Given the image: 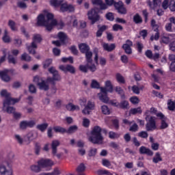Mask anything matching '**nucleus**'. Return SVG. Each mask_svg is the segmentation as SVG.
<instances>
[{
  "label": "nucleus",
  "instance_id": "nucleus-1",
  "mask_svg": "<svg viewBox=\"0 0 175 175\" xmlns=\"http://www.w3.org/2000/svg\"><path fill=\"white\" fill-rule=\"evenodd\" d=\"M37 24L45 27L47 31H51V29L57 25V21L54 19L53 14L47 10H44L43 12L38 16Z\"/></svg>",
  "mask_w": 175,
  "mask_h": 175
},
{
  "label": "nucleus",
  "instance_id": "nucleus-2",
  "mask_svg": "<svg viewBox=\"0 0 175 175\" xmlns=\"http://www.w3.org/2000/svg\"><path fill=\"white\" fill-rule=\"evenodd\" d=\"M100 92L98 94V97L103 102V103H109V96H107V92H113V84L111 81H106L105 82V87L100 88Z\"/></svg>",
  "mask_w": 175,
  "mask_h": 175
},
{
  "label": "nucleus",
  "instance_id": "nucleus-3",
  "mask_svg": "<svg viewBox=\"0 0 175 175\" xmlns=\"http://www.w3.org/2000/svg\"><path fill=\"white\" fill-rule=\"evenodd\" d=\"M102 129L99 126H96L92 131V135L89 137V141L93 144H102L103 143V136L101 134Z\"/></svg>",
  "mask_w": 175,
  "mask_h": 175
},
{
  "label": "nucleus",
  "instance_id": "nucleus-4",
  "mask_svg": "<svg viewBox=\"0 0 175 175\" xmlns=\"http://www.w3.org/2000/svg\"><path fill=\"white\" fill-rule=\"evenodd\" d=\"M33 82L36 83L37 85H38L39 89L42 91H49V90H50V85H49L50 81H48L47 79L46 81L41 77L36 76L33 78Z\"/></svg>",
  "mask_w": 175,
  "mask_h": 175
},
{
  "label": "nucleus",
  "instance_id": "nucleus-5",
  "mask_svg": "<svg viewBox=\"0 0 175 175\" xmlns=\"http://www.w3.org/2000/svg\"><path fill=\"white\" fill-rule=\"evenodd\" d=\"M98 12L99 10L94 8L88 12V20H90L92 25H94L96 21H99L100 20V16L98 14Z\"/></svg>",
  "mask_w": 175,
  "mask_h": 175
},
{
  "label": "nucleus",
  "instance_id": "nucleus-6",
  "mask_svg": "<svg viewBox=\"0 0 175 175\" xmlns=\"http://www.w3.org/2000/svg\"><path fill=\"white\" fill-rule=\"evenodd\" d=\"M38 165L41 167V170L45 169L46 170H50L49 167L53 166L54 161L50 159H41L38 161Z\"/></svg>",
  "mask_w": 175,
  "mask_h": 175
},
{
  "label": "nucleus",
  "instance_id": "nucleus-7",
  "mask_svg": "<svg viewBox=\"0 0 175 175\" xmlns=\"http://www.w3.org/2000/svg\"><path fill=\"white\" fill-rule=\"evenodd\" d=\"M1 96H4L5 100H3V102H11V103H18V102H20V100L21 99V98H13L10 96V93L8 92V90H3L1 91Z\"/></svg>",
  "mask_w": 175,
  "mask_h": 175
},
{
  "label": "nucleus",
  "instance_id": "nucleus-8",
  "mask_svg": "<svg viewBox=\"0 0 175 175\" xmlns=\"http://www.w3.org/2000/svg\"><path fill=\"white\" fill-rule=\"evenodd\" d=\"M173 40H175L174 33L162 34L160 37V43L163 44H169Z\"/></svg>",
  "mask_w": 175,
  "mask_h": 175
},
{
  "label": "nucleus",
  "instance_id": "nucleus-9",
  "mask_svg": "<svg viewBox=\"0 0 175 175\" xmlns=\"http://www.w3.org/2000/svg\"><path fill=\"white\" fill-rule=\"evenodd\" d=\"M145 120H146L147 123L146 124V131H155L157 129V124L155 123V118L154 117H150L148 118L146 117Z\"/></svg>",
  "mask_w": 175,
  "mask_h": 175
},
{
  "label": "nucleus",
  "instance_id": "nucleus-10",
  "mask_svg": "<svg viewBox=\"0 0 175 175\" xmlns=\"http://www.w3.org/2000/svg\"><path fill=\"white\" fill-rule=\"evenodd\" d=\"M95 109V103L92 100H89L82 110V113L85 116H88L91 113V110Z\"/></svg>",
  "mask_w": 175,
  "mask_h": 175
},
{
  "label": "nucleus",
  "instance_id": "nucleus-11",
  "mask_svg": "<svg viewBox=\"0 0 175 175\" xmlns=\"http://www.w3.org/2000/svg\"><path fill=\"white\" fill-rule=\"evenodd\" d=\"M6 166H9V161H3L0 163V175H13Z\"/></svg>",
  "mask_w": 175,
  "mask_h": 175
},
{
  "label": "nucleus",
  "instance_id": "nucleus-12",
  "mask_svg": "<svg viewBox=\"0 0 175 175\" xmlns=\"http://www.w3.org/2000/svg\"><path fill=\"white\" fill-rule=\"evenodd\" d=\"M16 103H13L11 101L8 103L6 101H3V110L6 111L8 114H14L16 111V109L13 107H10V105H15Z\"/></svg>",
  "mask_w": 175,
  "mask_h": 175
},
{
  "label": "nucleus",
  "instance_id": "nucleus-13",
  "mask_svg": "<svg viewBox=\"0 0 175 175\" xmlns=\"http://www.w3.org/2000/svg\"><path fill=\"white\" fill-rule=\"evenodd\" d=\"M163 8L166 10L170 8L171 12H175V1L174 0H164L162 4Z\"/></svg>",
  "mask_w": 175,
  "mask_h": 175
},
{
  "label": "nucleus",
  "instance_id": "nucleus-14",
  "mask_svg": "<svg viewBox=\"0 0 175 175\" xmlns=\"http://www.w3.org/2000/svg\"><path fill=\"white\" fill-rule=\"evenodd\" d=\"M114 6L118 13L120 14H126V8L124 6V3H122V1H120L114 3Z\"/></svg>",
  "mask_w": 175,
  "mask_h": 175
},
{
  "label": "nucleus",
  "instance_id": "nucleus-15",
  "mask_svg": "<svg viewBox=\"0 0 175 175\" xmlns=\"http://www.w3.org/2000/svg\"><path fill=\"white\" fill-rule=\"evenodd\" d=\"M60 12H68V13H70L75 12V7L70 4L64 3L60 7Z\"/></svg>",
  "mask_w": 175,
  "mask_h": 175
},
{
  "label": "nucleus",
  "instance_id": "nucleus-16",
  "mask_svg": "<svg viewBox=\"0 0 175 175\" xmlns=\"http://www.w3.org/2000/svg\"><path fill=\"white\" fill-rule=\"evenodd\" d=\"M133 45V43L132 41L127 40L126 41V43L123 44L122 49L124 50L126 54H132V46Z\"/></svg>",
  "mask_w": 175,
  "mask_h": 175
},
{
  "label": "nucleus",
  "instance_id": "nucleus-17",
  "mask_svg": "<svg viewBox=\"0 0 175 175\" xmlns=\"http://www.w3.org/2000/svg\"><path fill=\"white\" fill-rule=\"evenodd\" d=\"M59 68L60 69V70H62V72H64V73H67V72H69L70 73H75V72H76L75 67L70 65H60L59 66Z\"/></svg>",
  "mask_w": 175,
  "mask_h": 175
},
{
  "label": "nucleus",
  "instance_id": "nucleus-18",
  "mask_svg": "<svg viewBox=\"0 0 175 175\" xmlns=\"http://www.w3.org/2000/svg\"><path fill=\"white\" fill-rule=\"evenodd\" d=\"M26 49L29 51V54L35 55V54H36V49H38V44L31 42L30 45H26Z\"/></svg>",
  "mask_w": 175,
  "mask_h": 175
},
{
  "label": "nucleus",
  "instance_id": "nucleus-19",
  "mask_svg": "<svg viewBox=\"0 0 175 175\" xmlns=\"http://www.w3.org/2000/svg\"><path fill=\"white\" fill-rule=\"evenodd\" d=\"M8 70L0 71V79L5 83H9V81L12 80V78H10V76L8 75Z\"/></svg>",
  "mask_w": 175,
  "mask_h": 175
},
{
  "label": "nucleus",
  "instance_id": "nucleus-20",
  "mask_svg": "<svg viewBox=\"0 0 175 175\" xmlns=\"http://www.w3.org/2000/svg\"><path fill=\"white\" fill-rule=\"evenodd\" d=\"M157 117H159V118H161V129H166L167 126H169V124L166 122V118H165V116H163V113H157Z\"/></svg>",
  "mask_w": 175,
  "mask_h": 175
},
{
  "label": "nucleus",
  "instance_id": "nucleus-21",
  "mask_svg": "<svg viewBox=\"0 0 175 175\" xmlns=\"http://www.w3.org/2000/svg\"><path fill=\"white\" fill-rule=\"evenodd\" d=\"M33 125H35V121L33 120L23 121L20 124V128L21 129H26V128H28V126L32 128Z\"/></svg>",
  "mask_w": 175,
  "mask_h": 175
},
{
  "label": "nucleus",
  "instance_id": "nucleus-22",
  "mask_svg": "<svg viewBox=\"0 0 175 175\" xmlns=\"http://www.w3.org/2000/svg\"><path fill=\"white\" fill-rule=\"evenodd\" d=\"M61 142L57 139L52 141L51 144V147L52 149V154L53 155H55L57 152V147H59Z\"/></svg>",
  "mask_w": 175,
  "mask_h": 175
},
{
  "label": "nucleus",
  "instance_id": "nucleus-23",
  "mask_svg": "<svg viewBox=\"0 0 175 175\" xmlns=\"http://www.w3.org/2000/svg\"><path fill=\"white\" fill-rule=\"evenodd\" d=\"M91 1L93 5H97V6H100V9H101V10H105L107 9V5L103 3V1L102 0H91Z\"/></svg>",
  "mask_w": 175,
  "mask_h": 175
},
{
  "label": "nucleus",
  "instance_id": "nucleus-24",
  "mask_svg": "<svg viewBox=\"0 0 175 175\" xmlns=\"http://www.w3.org/2000/svg\"><path fill=\"white\" fill-rule=\"evenodd\" d=\"M139 152H140V154H146V155H148L149 157H152V155H154V152H152L151 150L146 148L145 146H141L139 148Z\"/></svg>",
  "mask_w": 175,
  "mask_h": 175
},
{
  "label": "nucleus",
  "instance_id": "nucleus-25",
  "mask_svg": "<svg viewBox=\"0 0 175 175\" xmlns=\"http://www.w3.org/2000/svg\"><path fill=\"white\" fill-rule=\"evenodd\" d=\"M61 80V76L59 74L56 72L55 74L53 75V77H48L47 81H49V83H52V84H54V81H59Z\"/></svg>",
  "mask_w": 175,
  "mask_h": 175
},
{
  "label": "nucleus",
  "instance_id": "nucleus-26",
  "mask_svg": "<svg viewBox=\"0 0 175 175\" xmlns=\"http://www.w3.org/2000/svg\"><path fill=\"white\" fill-rule=\"evenodd\" d=\"M115 91L120 96L121 99H126V96H125V92H124L122 88L117 86L115 88Z\"/></svg>",
  "mask_w": 175,
  "mask_h": 175
},
{
  "label": "nucleus",
  "instance_id": "nucleus-27",
  "mask_svg": "<svg viewBox=\"0 0 175 175\" xmlns=\"http://www.w3.org/2000/svg\"><path fill=\"white\" fill-rule=\"evenodd\" d=\"M66 107L68 111H79L80 110V106L75 105L72 103L68 104Z\"/></svg>",
  "mask_w": 175,
  "mask_h": 175
},
{
  "label": "nucleus",
  "instance_id": "nucleus-28",
  "mask_svg": "<svg viewBox=\"0 0 175 175\" xmlns=\"http://www.w3.org/2000/svg\"><path fill=\"white\" fill-rule=\"evenodd\" d=\"M103 47L104 50H105L106 51H113V50L116 49V44H109L107 43H103Z\"/></svg>",
  "mask_w": 175,
  "mask_h": 175
},
{
  "label": "nucleus",
  "instance_id": "nucleus-29",
  "mask_svg": "<svg viewBox=\"0 0 175 175\" xmlns=\"http://www.w3.org/2000/svg\"><path fill=\"white\" fill-rule=\"evenodd\" d=\"M122 100L119 103V109H123L124 110L129 109V102L125 99H122Z\"/></svg>",
  "mask_w": 175,
  "mask_h": 175
},
{
  "label": "nucleus",
  "instance_id": "nucleus-30",
  "mask_svg": "<svg viewBox=\"0 0 175 175\" xmlns=\"http://www.w3.org/2000/svg\"><path fill=\"white\" fill-rule=\"evenodd\" d=\"M8 63L12 64V65H16V64H17V57L10 54V52H8Z\"/></svg>",
  "mask_w": 175,
  "mask_h": 175
},
{
  "label": "nucleus",
  "instance_id": "nucleus-31",
  "mask_svg": "<svg viewBox=\"0 0 175 175\" xmlns=\"http://www.w3.org/2000/svg\"><path fill=\"white\" fill-rule=\"evenodd\" d=\"M153 3L151 1L148 2V5L150 9H155L159 5H161V0H152Z\"/></svg>",
  "mask_w": 175,
  "mask_h": 175
},
{
  "label": "nucleus",
  "instance_id": "nucleus-32",
  "mask_svg": "<svg viewBox=\"0 0 175 175\" xmlns=\"http://www.w3.org/2000/svg\"><path fill=\"white\" fill-rule=\"evenodd\" d=\"M57 38L59 39L62 43H64L65 40H68V36L64 32H59L57 34Z\"/></svg>",
  "mask_w": 175,
  "mask_h": 175
},
{
  "label": "nucleus",
  "instance_id": "nucleus-33",
  "mask_svg": "<svg viewBox=\"0 0 175 175\" xmlns=\"http://www.w3.org/2000/svg\"><path fill=\"white\" fill-rule=\"evenodd\" d=\"M79 47L81 53H85L90 51V46H88V45H87L86 44H80L79 45Z\"/></svg>",
  "mask_w": 175,
  "mask_h": 175
},
{
  "label": "nucleus",
  "instance_id": "nucleus-34",
  "mask_svg": "<svg viewBox=\"0 0 175 175\" xmlns=\"http://www.w3.org/2000/svg\"><path fill=\"white\" fill-rule=\"evenodd\" d=\"M8 27H10L11 31H18L17 25H16V22H14L13 20H9L8 21Z\"/></svg>",
  "mask_w": 175,
  "mask_h": 175
},
{
  "label": "nucleus",
  "instance_id": "nucleus-35",
  "mask_svg": "<svg viewBox=\"0 0 175 175\" xmlns=\"http://www.w3.org/2000/svg\"><path fill=\"white\" fill-rule=\"evenodd\" d=\"M30 170L31 172H33L34 173H40V172L42 171V168L40 167V165H31L30 166Z\"/></svg>",
  "mask_w": 175,
  "mask_h": 175
},
{
  "label": "nucleus",
  "instance_id": "nucleus-36",
  "mask_svg": "<svg viewBox=\"0 0 175 175\" xmlns=\"http://www.w3.org/2000/svg\"><path fill=\"white\" fill-rule=\"evenodd\" d=\"M142 108H133L129 111V116L135 115V114H142Z\"/></svg>",
  "mask_w": 175,
  "mask_h": 175
},
{
  "label": "nucleus",
  "instance_id": "nucleus-37",
  "mask_svg": "<svg viewBox=\"0 0 175 175\" xmlns=\"http://www.w3.org/2000/svg\"><path fill=\"white\" fill-rule=\"evenodd\" d=\"M102 165L108 169H113V165H111V162L108 159H104L102 160Z\"/></svg>",
  "mask_w": 175,
  "mask_h": 175
},
{
  "label": "nucleus",
  "instance_id": "nucleus-38",
  "mask_svg": "<svg viewBox=\"0 0 175 175\" xmlns=\"http://www.w3.org/2000/svg\"><path fill=\"white\" fill-rule=\"evenodd\" d=\"M151 114H156V116L158 114L157 113V109L154 107L150 108V110H148L145 113L146 117L151 118Z\"/></svg>",
  "mask_w": 175,
  "mask_h": 175
},
{
  "label": "nucleus",
  "instance_id": "nucleus-39",
  "mask_svg": "<svg viewBox=\"0 0 175 175\" xmlns=\"http://www.w3.org/2000/svg\"><path fill=\"white\" fill-rule=\"evenodd\" d=\"M40 42H42V36L40 34H34L31 43H36V44H38V43H40Z\"/></svg>",
  "mask_w": 175,
  "mask_h": 175
},
{
  "label": "nucleus",
  "instance_id": "nucleus-40",
  "mask_svg": "<svg viewBox=\"0 0 175 175\" xmlns=\"http://www.w3.org/2000/svg\"><path fill=\"white\" fill-rule=\"evenodd\" d=\"M85 54L87 63L91 64L92 62V52L88 51Z\"/></svg>",
  "mask_w": 175,
  "mask_h": 175
},
{
  "label": "nucleus",
  "instance_id": "nucleus-41",
  "mask_svg": "<svg viewBox=\"0 0 175 175\" xmlns=\"http://www.w3.org/2000/svg\"><path fill=\"white\" fill-rule=\"evenodd\" d=\"M48 126L49 124L44 123L37 125V129H38V131H40V132H44L47 129Z\"/></svg>",
  "mask_w": 175,
  "mask_h": 175
},
{
  "label": "nucleus",
  "instance_id": "nucleus-42",
  "mask_svg": "<svg viewBox=\"0 0 175 175\" xmlns=\"http://www.w3.org/2000/svg\"><path fill=\"white\" fill-rule=\"evenodd\" d=\"M133 21L135 23V24H142V23H143V19L142 18V16L139 15V14H136L133 16Z\"/></svg>",
  "mask_w": 175,
  "mask_h": 175
},
{
  "label": "nucleus",
  "instance_id": "nucleus-43",
  "mask_svg": "<svg viewBox=\"0 0 175 175\" xmlns=\"http://www.w3.org/2000/svg\"><path fill=\"white\" fill-rule=\"evenodd\" d=\"M3 41L5 43H9V42H10V36H9V32L6 29L4 31V35L3 36Z\"/></svg>",
  "mask_w": 175,
  "mask_h": 175
},
{
  "label": "nucleus",
  "instance_id": "nucleus-44",
  "mask_svg": "<svg viewBox=\"0 0 175 175\" xmlns=\"http://www.w3.org/2000/svg\"><path fill=\"white\" fill-rule=\"evenodd\" d=\"M167 105L168 109H170L171 111H174L175 109L174 101H172V100L170 99L167 100Z\"/></svg>",
  "mask_w": 175,
  "mask_h": 175
},
{
  "label": "nucleus",
  "instance_id": "nucleus-45",
  "mask_svg": "<svg viewBox=\"0 0 175 175\" xmlns=\"http://www.w3.org/2000/svg\"><path fill=\"white\" fill-rule=\"evenodd\" d=\"M21 61H25L26 62H29L31 61V57L27 53H25L21 56Z\"/></svg>",
  "mask_w": 175,
  "mask_h": 175
},
{
  "label": "nucleus",
  "instance_id": "nucleus-46",
  "mask_svg": "<svg viewBox=\"0 0 175 175\" xmlns=\"http://www.w3.org/2000/svg\"><path fill=\"white\" fill-rule=\"evenodd\" d=\"M53 131L59 133H66V129L58 126L53 127Z\"/></svg>",
  "mask_w": 175,
  "mask_h": 175
},
{
  "label": "nucleus",
  "instance_id": "nucleus-47",
  "mask_svg": "<svg viewBox=\"0 0 175 175\" xmlns=\"http://www.w3.org/2000/svg\"><path fill=\"white\" fill-rule=\"evenodd\" d=\"M77 129L79 128L76 125L71 126L66 130V133H75V132H77Z\"/></svg>",
  "mask_w": 175,
  "mask_h": 175
},
{
  "label": "nucleus",
  "instance_id": "nucleus-48",
  "mask_svg": "<svg viewBox=\"0 0 175 175\" xmlns=\"http://www.w3.org/2000/svg\"><path fill=\"white\" fill-rule=\"evenodd\" d=\"M26 138L28 140L27 144H29V142H32L33 139H35V133L33 132H29L27 135Z\"/></svg>",
  "mask_w": 175,
  "mask_h": 175
},
{
  "label": "nucleus",
  "instance_id": "nucleus-49",
  "mask_svg": "<svg viewBox=\"0 0 175 175\" xmlns=\"http://www.w3.org/2000/svg\"><path fill=\"white\" fill-rule=\"evenodd\" d=\"M90 87L92 88H96L97 90H99V88L100 89V84H99L96 80L93 79L92 80Z\"/></svg>",
  "mask_w": 175,
  "mask_h": 175
},
{
  "label": "nucleus",
  "instance_id": "nucleus-50",
  "mask_svg": "<svg viewBox=\"0 0 175 175\" xmlns=\"http://www.w3.org/2000/svg\"><path fill=\"white\" fill-rule=\"evenodd\" d=\"M116 80L119 84H125V79L120 74L116 75Z\"/></svg>",
  "mask_w": 175,
  "mask_h": 175
},
{
  "label": "nucleus",
  "instance_id": "nucleus-51",
  "mask_svg": "<svg viewBox=\"0 0 175 175\" xmlns=\"http://www.w3.org/2000/svg\"><path fill=\"white\" fill-rule=\"evenodd\" d=\"M154 163H158V162L162 161V157H161V154L159 152H157L155 154V156L152 159Z\"/></svg>",
  "mask_w": 175,
  "mask_h": 175
},
{
  "label": "nucleus",
  "instance_id": "nucleus-52",
  "mask_svg": "<svg viewBox=\"0 0 175 175\" xmlns=\"http://www.w3.org/2000/svg\"><path fill=\"white\" fill-rule=\"evenodd\" d=\"M101 111L103 114L109 115L110 114V109L107 105H103L101 106Z\"/></svg>",
  "mask_w": 175,
  "mask_h": 175
},
{
  "label": "nucleus",
  "instance_id": "nucleus-53",
  "mask_svg": "<svg viewBox=\"0 0 175 175\" xmlns=\"http://www.w3.org/2000/svg\"><path fill=\"white\" fill-rule=\"evenodd\" d=\"M61 3H62L61 0H51V5L54 6V8H58V6L61 5Z\"/></svg>",
  "mask_w": 175,
  "mask_h": 175
},
{
  "label": "nucleus",
  "instance_id": "nucleus-54",
  "mask_svg": "<svg viewBox=\"0 0 175 175\" xmlns=\"http://www.w3.org/2000/svg\"><path fill=\"white\" fill-rule=\"evenodd\" d=\"M14 139L16 142H17L19 144H23L24 143V139H23V137L18 134L14 135Z\"/></svg>",
  "mask_w": 175,
  "mask_h": 175
},
{
  "label": "nucleus",
  "instance_id": "nucleus-55",
  "mask_svg": "<svg viewBox=\"0 0 175 175\" xmlns=\"http://www.w3.org/2000/svg\"><path fill=\"white\" fill-rule=\"evenodd\" d=\"M109 103V105H111L112 106H114L115 107H118L120 109V103L116 101V100H108V103Z\"/></svg>",
  "mask_w": 175,
  "mask_h": 175
},
{
  "label": "nucleus",
  "instance_id": "nucleus-56",
  "mask_svg": "<svg viewBox=\"0 0 175 175\" xmlns=\"http://www.w3.org/2000/svg\"><path fill=\"white\" fill-rule=\"evenodd\" d=\"M90 122H91L90 121V119L87 118H83L82 120V125L84 126V128H88V126H90Z\"/></svg>",
  "mask_w": 175,
  "mask_h": 175
},
{
  "label": "nucleus",
  "instance_id": "nucleus-57",
  "mask_svg": "<svg viewBox=\"0 0 175 175\" xmlns=\"http://www.w3.org/2000/svg\"><path fill=\"white\" fill-rule=\"evenodd\" d=\"M79 102L81 107H85V106L87 105V98L82 97L79 99Z\"/></svg>",
  "mask_w": 175,
  "mask_h": 175
},
{
  "label": "nucleus",
  "instance_id": "nucleus-58",
  "mask_svg": "<svg viewBox=\"0 0 175 175\" xmlns=\"http://www.w3.org/2000/svg\"><path fill=\"white\" fill-rule=\"evenodd\" d=\"M88 64L90 63H87L86 65L79 66V70H81V72H83V73H87V72H88Z\"/></svg>",
  "mask_w": 175,
  "mask_h": 175
},
{
  "label": "nucleus",
  "instance_id": "nucleus-59",
  "mask_svg": "<svg viewBox=\"0 0 175 175\" xmlns=\"http://www.w3.org/2000/svg\"><path fill=\"white\" fill-rule=\"evenodd\" d=\"M155 34L150 37V40H158L159 39V32H158V28L154 29Z\"/></svg>",
  "mask_w": 175,
  "mask_h": 175
},
{
  "label": "nucleus",
  "instance_id": "nucleus-60",
  "mask_svg": "<svg viewBox=\"0 0 175 175\" xmlns=\"http://www.w3.org/2000/svg\"><path fill=\"white\" fill-rule=\"evenodd\" d=\"M98 150L95 148H92L88 151V155L89 157H95L96 155Z\"/></svg>",
  "mask_w": 175,
  "mask_h": 175
},
{
  "label": "nucleus",
  "instance_id": "nucleus-61",
  "mask_svg": "<svg viewBox=\"0 0 175 175\" xmlns=\"http://www.w3.org/2000/svg\"><path fill=\"white\" fill-rule=\"evenodd\" d=\"M109 139H118V137H120V134L110 131L109 133Z\"/></svg>",
  "mask_w": 175,
  "mask_h": 175
},
{
  "label": "nucleus",
  "instance_id": "nucleus-62",
  "mask_svg": "<svg viewBox=\"0 0 175 175\" xmlns=\"http://www.w3.org/2000/svg\"><path fill=\"white\" fill-rule=\"evenodd\" d=\"M85 170V165L83 163H81L77 168V173H83Z\"/></svg>",
  "mask_w": 175,
  "mask_h": 175
},
{
  "label": "nucleus",
  "instance_id": "nucleus-63",
  "mask_svg": "<svg viewBox=\"0 0 175 175\" xmlns=\"http://www.w3.org/2000/svg\"><path fill=\"white\" fill-rule=\"evenodd\" d=\"M52 63H53V59H48L43 62V66L46 69V68H49L51 64Z\"/></svg>",
  "mask_w": 175,
  "mask_h": 175
},
{
  "label": "nucleus",
  "instance_id": "nucleus-64",
  "mask_svg": "<svg viewBox=\"0 0 175 175\" xmlns=\"http://www.w3.org/2000/svg\"><path fill=\"white\" fill-rule=\"evenodd\" d=\"M98 175H102V174H107V175H113L110 173V172H109V170H99L97 172Z\"/></svg>",
  "mask_w": 175,
  "mask_h": 175
}]
</instances>
